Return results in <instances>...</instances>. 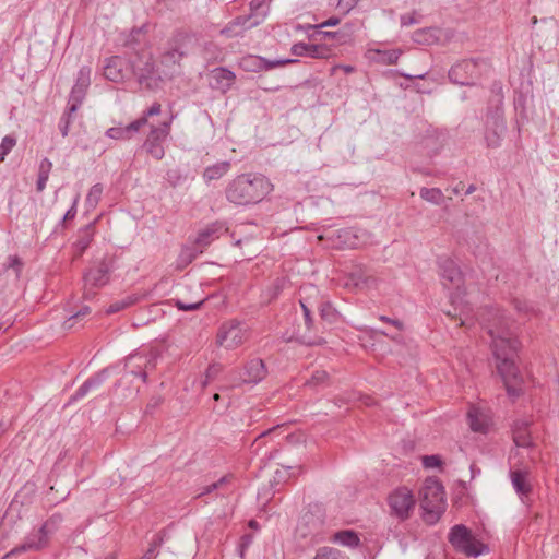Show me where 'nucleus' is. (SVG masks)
Returning <instances> with one entry per match:
<instances>
[{
  "label": "nucleus",
  "mask_w": 559,
  "mask_h": 559,
  "mask_svg": "<svg viewBox=\"0 0 559 559\" xmlns=\"http://www.w3.org/2000/svg\"><path fill=\"white\" fill-rule=\"evenodd\" d=\"M439 274L444 288L450 290V301L453 306V312L448 311V316L459 317L460 325H467V313L469 308L463 302V274L454 260L448 257L439 258Z\"/></svg>",
  "instance_id": "nucleus-3"
},
{
  "label": "nucleus",
  "mask_w": 559,
  "mask_h": 559,
  "mask_svg": "<svg viewBox=\"0 0 559 559\" xmlns=\"http://www.w3.org/2000/svg\"><path fill=\"white\" fill-rule=\"evenodd\" d=\"M202 304H203V301H198V302H192V304L183 302L181 300L176 301L177 308L180 310H183V311H191V310L199 309Z\"/></svg>",
  "instance_id": "nucleus-48"
},
{
  "label": "nucleus",
  "mask_w": 559,
  "mask_h": 559,
  "mask_svg": "<svg viewBox=\"0 0 559 559\" xmlns=\"http://www.w3.org/2000/svg\"><path fill=\"white\" fill-rule=\"evenodd\" d=\"M486 66L484 61L462 60L450 69L449 79L455 84L473 85L475 80L481 75Z\"/></svg>",
  "instance_id": "nucleus-8"
},
{
  "label": "nucleus",
  "mask_w": 559,
  "mask_h": 559,
  "mask_svg": "<svg viewBox=\"0 0 559 559\" xmlns=\"http://www.w3.org/2000/svg\"><path fill=\"white\" fill-rule=\"evenodd\" d=\"M335 233V247L337 248H356L360 245L357 231L354 228H343Z\"/></svg>",
  "instance_id": "nucleus-24"
},
{
  "label": "nucleus",
  "mask_w": 559,
  "mask_h": 559,
  "mask_svg": "<svg viewBox=\"0 0 559 559\" xmlns=\"http://www.w3.org/2000/svg\"><path fill=\"white\" fill-rule=\"evenodd\" d=\"M214 76L219 83H225L229 87L235 81V73L225 68H218L214 71Z\"/></svg>",
  "instance_id": "nucleus-41"
},
{
  "label": "nucleus",
  "mask_w": 559,
  "mask_h": 559,
  "mask_svg": "<svg viewBox=\"0 0 559 559\" xmlns=\"http://www.w3.org/2000/svg\"><path fill=\"white\" fill-rule=\"evenodd\" d=\"M154 552V548H150L147 552L141 559H150L151 555Z\"/></svg>",
  "instance_id": "nucleus-61"
},
{
  "label": "nucleus",
  "mask_w": 559,
  "mask_h": 559,
  "mask_svg": "<svg viewBox=\"0 0 559 559\" xmlns=\"http://www.w3.org/2000/svg\"><path fill=\"white\" fill-rule=\"evenodd\" d=\"M87 284L103 286L108 282V271L105 266L91 269L84 277Z\"/></svg>",
  "instance_id": "nucleus-33"
},
{
  "label": "nucleus",
  "mask_w": 559,
  "mask_h": 559,
  "mask_svg": "<svg viewBox=\"0 0 559 559\" xmlns=\"http://www.w3.org/2000/svg\"><path fill=\"white\" fill-rule=\"evenodd\" d=\"M180 259L185 261V264H188L192 261L193 257L190 253L182 252Z\"/></svg>",
  "instance_id": "nucleus-58"
},
{
  "label": "nucleus",
  "mask_w": 559,
  "mask_h": 559,
  "mask_svg": "<svg viewBox=\"0 0 559 559\" xmlns=\"http://www.w3.org/2000/svg\"><path fill=\"white\" fill-rule=\"evenodd\" d=\"M128 62L119 56H112L105 60L104 75L112 82H123L130 75Z\"/></svg>",
  "instance_id": "nucleus-20"
},
{
  "label": "nucleus",
  "mask_w": 559,
  "mask_h": 559,
  "mask_svg": "<svg viewBox=\"0 0 559 559\" xmlns=\"http://www.w3.org/2000/svg\"><path fill=\"white\" fill-rule=\"evenodd\" d=\"M189 35L182 32L176 33L169 43V48L162 55V63L166 67L179 63L187 55L185 43L189 39Z\"/></svg>",
  "instance_id": "nucleus-19"
},
{
  "label": "nucleus",
  "mask_w": 559,
  "mask_h": 559,
  "mask_svg": "<svg viewBox=\"0 0 559 559\" xmlns=\"http://www.w3.org/2000/svg\"><path fill=\"white\" fill-rule=\"evenodd\" d=\"M323 34L329 37H334L336 35L334 32H324Z\"/></svg>",
  "instance_id": "nucleus-62"
},
{
  "label": "nucleus",
  "mask_w": 559,
  "mask_h": 559,
  "mask_svg": "<svg viewBox=\"0 0 559 559\" xmlns=\"http://www.w3.org/2000/svg\"><path fill=\"white\" fill-rule=\"evenodd\" d=\"M389 506L392 513L399 519L405 520L409 516L411 510L415 506V498L409 489L406 487L395 489L389 496Z\"/></svg>",
  "instance_id": "nucleus-13"
},
{
  "label": "nucleus",
  "mask_w": 559,
  "mask_h": 559,
  "mask_svg": "<svg viewBox=\"0 0 559 559\" xmlns=\"http://www.w3.org/2000/svg\"><path fill=\"white\" fill-rule=\"evenodd\" d=\"M266 373L264 361L260 358H252L245 365L240 380L242 383L257 384L266 377Z\"/></svg>",
  "instance_id": "nucleus-22"
},
{
  "label": "nucleus",
  "mask_w": 559,
  "mask_h": 559,
  "mask_svg": "<svg viewBox=\"0 0 559 559\" xmlns=\"http://www.w3.org/2000/svg\"><path fill=\"white\" fill-rule=\"evenodd\" d=\"M55 532V522L53 520L46 521L40 528H38L35 532H32L28 534L24 540V543L15 548H13L11 551H9L4 559L17 555L24 551H31V550H40L45 547H47L49 537Z\"/></svg>",
  "instance_id": "nucleus-9"
},
{
  "label": "nucleus",
  "mask_w": 559,
  "mask_h": 559,
  "mask_svg": "<svg viewBox=\"0 0 559 559\" xmlns=\"http://www.w3.org/2000/svg\"><path fill=\"white\" fill-rule=\"evenodd\" d=\"M16 136L13 134L5 135L0 143V162H3L8 154L16 145Z\"/></svg>",
  "instance_id": "nucleus-39"
},
{
  "label": "nucleus",
  "mask_w": 559,
  "mask_h": 559,
  "mask_svg": "<svg viewBox=\"0 0 559 559\" xmlns=\"http://www.w3.org/2000/svg\"><path fill=\"white\" fill-rule=\"evenodd\" d=\"M313 559H344L341 551L332 547L320 548Z\"/></svg>",
  "instance_id": "nucleus-43"
},
{
  "label": "nucleus",
  "mask_w": 559,
  "mask_h": 559,
  "mask_svg": "<svg viewBox=\"0 0 559 559\" xmlns=\"http://www.w3.org/2000/svg\"><path fill=\"white\" fill-rule=\"evenodd\" d=\"M51 169L52 162L49 158L44 157L38 165V178L36 182V190L38 192H43L45 190Z\"/></svg>",
  "instance_id": "nucleus-31"
},
{
  "label": "nucleus",
  "mask_w": 559,
  "mask_h": 559,
  "mask_svg": "<svg viewBox=\"0 0 559 559\" xmlns=\"http://www.w3.org/2000/svg\"><path fill=\"white\" fill-rule=\"evenodd\" d=\"M300 306L304 311L305 323H306L307 328L310 329L313 324L312 317H311V305L308 302L307 299H301Z\"/></svg>",
  "instance_id": "nucleus-46"
},
{
  "label": "nucleus",
  "mask_w": 559,
  "mask_h": 559,
  "mask_svg": "<svg viewBox=\"0 0 559 559\" xmlns=\"http://www.w3.org/2000/svg\"><path fill=\"white\" fill-rule=\"evenodd\" d=\"M162 106L158 103H154L143 115V117L134 120L126 127H112L106 131V135L114 140H129L133 134L147 123V119L153 116L159 115Z\"/></svg>",
  "instance_id": "nucleus-11"
},
{
  "label": "nucleus",
  "mask_w": 559,
  "mask_h": 559,
  "mask_svg": "<svg viewBox=\"0 0 559 559\" xmlns=\"http://www.w3.org/2000/svg\"><path fill=\"white\" fill-rule=\"evenodd\" d=\"M441 31L437 27L417 29L413 33L412 39L419 45H433L440 39Z\"/></svg>",
  "instance_id": "nucleus-25"
},
{
  "label": "nucleus",
  "mask_w": 559,
  "mask_h": 559,
  "mask_svg": "<svg viewBox=\"0 0 559 559\" xmlns=\"http://www.w3.org/2000/svg\"><path fill=\"white\" fill-rule=\"evenodd\" d=\"M476 190V187L474 185H469L465 191V194H472Z\"/></svg>",
  "instance_id": "nucleus-60"
},
{
  "label": "nucleus",
  "mask_w": 559,
  "mask_h": 559,
  "mask_svg": "<svg viewBox=\"0 0 559 559\" xmlns=\"http://www.w3.org/2000/svg\"><path fill=\"white\" fill-rule=\"evenodd\" d=\"M377 53L380 56L379 60L384 64H395L401 57V50L392 49V50H377Z\"/></svg>",
  "instance_id": "nucleus-40"
},
{
  "label": "nucleus",
  "mask_w": 559,
  "mask_h": 559,
  "mask_svg": "<svg viewBox=\"0 0 559 559\" xmlns=\"http://www.w3.org/2000/svg\"><path fill=\"white\" fill-rule=\"evenodd\" d=\"M230 163L227 160L218 162L207 166L203 171V179L207 182L218 180L230 170Z\"/></svg>",
  "instance_id": "nucleus-27"
},
{
  "label": "nucleus",
  "mask_w": 559,
  "mask_h": 559,
  "mask_svg": "<svg viewBox=\"0 0 559 559\" xmlns=\"http://www.w3.org/2000/svg\"><path fill=\"white\" fill-rule=\"evenodd\" d=\"M90 313V308L88 307H83L80 311H78L75 314H73L72 317H70L66 324H67V328H71L72 324H71V321L72 320H75L78 318H81V317H85Z\"/></svg>",
  "instance_id": "nucleus-52"
},
{
  "label": "nucleus",
  "mask_w": 559,
  "mask_h": 559,
  "mask_svg": "<svg viewBox=\"0 0 559 559\" xmlns=\"http://www.w3.org/2000/svg\"><path fill=\"white\" fill-rule=\"evenodd\" d=\"M512 326L513 322L504 312L496 309L492 313V322L487 328L497 360V369L504 382L507 393L511 397H518L522 392V380L514 359L520 342L514 335Z\"/></svg>",
  "instance_id": "nucleus-1"
},
{
  "label": "nucleus",
  "mask_w": 559,
  "mask_h": 559,
  "mask_svg": "<svg viewBox=\"0 0 559 559\" xmlns=\"http://www.w3.org/2000/svg\"><path fill=\"white\" fill-rule=\"evenodd\" d=\"M250 14L237 16L230 21L221 34L226 37H237L242 35L245 31L261 24L267 14L266 0H252L250 2Z\"/></svg>",
  "instance_id": "nucleus-5"
},
{
  "label": "nucleus",
  "mask_w": 559,
  "mask_h": 559,
  "mask_svg": "<svg viewBox=\"0 0 559 559\" xmlns=\"http://www.w3.org/2000/svg\"><path fill=\"white\" fill-rule=\"evenodd\" d=\"M506 130L507 124L499 108H497L492 115H487L484 135L487 147H499L501 145Z\"/></svg>",
  "instance_id": "nucleus-12"
},
{
  "label": "nucleus",
  "mask_w": 559,
  "mask_h": 559,
  "mask_svg": "<svg viewBox=\"0 0 559 559\" xmlns=\"http://www.w3.org/2000/svg\"><path fill=\"white\" fill-rule=\"evenodd\" d=\"M248 338V330L243 323L237 320L224 322L217 332L216 343L226 348L234 349Z\"/></svg>",
  "instance_id": "nucleus-10"
},
{
  "label": "nucleus",
  "mask_w": 559,
  "mask_h": 559,
  "mask_svg": "<svg viewBox=\"0 0 559 559\" xmlns=\"http://www.w3.org/2000/svg\"><path fill=\"white\" fill-rule=\"evenodd\" d=\"M106 379V371H102L87 379L75 392L74 399L84 397L91 390L98 388Z\"/></svg>",
  "instance_id": "nucleus-32"
},
{
  "label": "nucleus",
  "mask_w": 559,
  "mask_h": 559,
  "mask_svg": "<svg viewBox=\"0 0 559 559\" xmlns=\"http://www.w3.org/2000/svg\"><path fill=\"white\" fill-rule=\"evenodd\" d=\"M273 190V185L261 174H241L229 181L225 189L226 199L238 206L261 202Z\"/></svg>",
  "instance_id": "nucleus-2"
},
{
  "label": "nucleus",
  "mask_w": 559,
  "mask_h": 559,
  "mask_svg": "<svg viewBox=\"0 0 559 559\" xmlns=\"http://www.w3.org/2000/svg\"><path fill=\"white\" fill-rule=\"evenodd\" d=\"M449 542L456 550L468 557H478L489 551L488 547L476 540L471 531L463 524L454 525L451 528Z\"/></svg>",
  "instance_id": "nucleus-7"
},
{
  "label": "nucleus",
  "mask_w": 559,
  "mask_h": 559,
  "mask_svg": "<svg viewBox=\"0 0 559 559\" xmlns=\"http://www.w3.org/2000/svg\"><path fill=\"white\" fill-rule=\"evenodd\" d=\"M420 497L426 521L428 523L437 522L447 508L445 492L442 484L437 479H427L420 491Z\"/></svg>",
  "instance_id": "nucleus-4"
},
{
  "label": "nucleus",
  "mask_w": 559,
  "mask_h": 559,
  "mask_svg": "<svg viewBox=\"0 0 559 559\" xmlns=\"http://www.w3.org/2000/svg\"><path fill=\"white\" fill-rule=\"evenodd\" d=\"M226 480H227V477L224 476L218 481H215L209 486H205L203 488V490L200 492V496H203V495L214 491L215 489L219 488L224 483H226Z\"/></svg>",
  "instance_id": "nucleus-49"
},
{
  "label": "nucleus",
  "mask_w": 559,
  "mask_h": 559,
  "mask_svg": "<svg viewBox=\"0 0 559 559\" xmlns=\"http://www.w3.org/2000/svg\"><path fill=\"white\" fill-rule=\"evenodd\" d=\"M223 370L222 365L212 364L207 367L204 373V380L201 382V386L205 388L211 381H213Z\"/></svg>",
  "instance_id": "nucleus-44"
},
{
  "label": "nucleus",
  "mask_w": 559,
  "mask_h": 559,
  "mask_svg": "<svg viewBox=\"0 0 559 559\" xmlns=\"http://www.w3.org/2000/svg\"><path fill=\"white\" fill-rule=\"evenodd\" d=\"M471 473H472V477L474 478L476 475L480 474V469L475 464H472L471 465Z\"/></svg>",
  "instance_id": "nucleus-59"
},
{
  "label": "nucleus",
  "mask_w": 559,
  "mask_h": 559,
  "mask_svg": "<svg viewBox=\"0 0 559 559\" xmlns=\"http://www.w3.org/2000/svg\"><path fill=\"white\" fill-rule=\"evenodd\" d=\"M340 24L338 17H330L326 21L322 22L321 24L314 26L316 28H323V27H332Z\"/></svg>",
  "instance_id": "nucleus-55"
},
{
  "label": "nucleus",
  "mask_w": 559,
  "mask_h": 559,
  "mask_svg": "<svg viewBox=\"0 0 559 559\" xmlns=\"http://www.w3.org/2000/svg\"><path fill=\"white\" fill-rule=\"evenodd\" d=\"M91 73L90 67H82L78 72L75 83L71 90L69 96V105L71 111H76L85 98L86 92L91 85Z\"/></svg>",
  "instance_id": "nucleus-16"
},
{
  "label": "nucleus",
  "mask_w": 559,
  "mask_h": 559,
  "mask_svg": "<svg viewBox=\"0 0 559 559\" xmlns=\"http://www.w3.org/2000/svg\"><path fill=\"white\" fill-rule=\"evenodd\" d=\"M332 542L342 546L355 548L359 546L360 539L357 533L350 530L340 531L333 535Z\"/></svg>",
  "instance_id": "nucleus-30"
},
{
  "label": "nucleus",
  "mask_w": 559,
  "mask_h": 559,
  "mask_svg": "<svg viewBox=\"0 0 559 559\" xmlns=\"http://www.w3.org/2000/svg\"><path fill=\"white\" fill-rule=\"evenodd\" d=\"M469 427L475 432H486L489 427V418L479 409L471 408L467 414Z\"/></svg>",
  "instance_id": "nucleus-26"
},
{
  "label": "nucleus",
  "mask_w": 559,
  "mask_h": 559,
  "mask_svg": "<svg viewBox=\"0 0 559 559\" xmlns=\"http://www.w3.org/2000/svg\"><path fill=\"white\" fill-rule=\"evenodd\" d=\"M292 53L297 57L328 59L332 57L333 50L326 45L297 43L292 46Z\"/></svg>",
  "instance_id": "nucleus-21"
},
{
  "label": "nucleus",
  "mask_w": 559,
  "mask_h": 559,
  "mask_svg": "<svg viewBox=\"0 0 559 559\" xmlns=\"http://www.w3.org/2000/svg\"><path fill=\"white\" fill-rule=\"evenodd\" d=\"M103 191L104 188L100 183H96L90 189L85 200V206L87 211H93L96 209L102 199Z\"/></svg>",
  "instance_id": "nucleus-35"
},
{
  "label": "nucleus",
  "mask_w": 559,
  "mask_h": 559,
  "mask_svg": "<svg viewBox=\"0 0 559 559\" xmlns=\"http://www.w3.org/2000/svg\"><path fill=\"white\" fill-rule=\"evenodd\" d=\"M297 62L296 59H276V60H267L263 57L255 55H247L240 58L238 64L239 67L247 72H261L269 71L275 69L277 67H283L289 63Z\"/></svg>",
  "instance_id": "nucleus-15"
},
{
  "label": "nucleus",
  "mask_w": 559,
  "mask_h": 559,
  "mask_svg": "<svg viewBox=\"0 0 559 559\" xmlns=\"http://www.w3.org/2000/svg\"><path fill=\"white\" fill-rule=\"evenodd\" d=\"M79 200H80V194H78L74 198L72 206L66 212V214L63 216V221L74 218V216L76 214V205H78Z\"/></svg>",
  "instance_id": "nucleus-51"
},
{
  "label": "nucleus",
  "mask_w": 559,
  "mask_h": 559,
  "mask_svg": "<svg viewBox=\"0 0 559 559\" xmlns=\"http://www.w3.org/2000/svg\"><path fill=\"white\" fill-rule=\"evenodd\" d=\"M514 307L520 313L531 314L534 312L533 307L526 301L515 300Z\"/></svg>",
  "instance_id": "nucleus-47"
},
{
  "label": "nucleus",
  "mask_w": 559,
  "mask_h": 559,
  "mask_svg": "<svg viewBox=\"0 0 559 559\" xmlns=\"http://www.w3.org/2000/svg\"><path fill=\"white\" fill-rule=\"evenodd\" d=\"M400 21H401L402 26H411L413 24L418 23V21L414 17V15H411V14L401 15Z\"/></svg>",
  "instance_id": "nucleus-54"
},
{
  "label": "nucleus",
  "mask_w": 559,
  "mask_h": 559,
  "mask_svg": "<svg viewBox=\"0 0 559 559\" xmlns=\"http://www.w3.org/2000/svg\"><path fill=\"white\" fill-rule=\"evenodd\" d=\"M513 441L518 448H528L532 444L526 423H516L513 427Z\"/></svg>",
  "instance_id": "nucleus-29"
},
{
  "label": "nucleus",
  "mask_w": 559,
  "mask_h": 559,
  "mask_svg": "<svg viewBox=\"0 0 559 559\" xmlns=\"http://www.w3.org/2000/svg\"><path fill=\"white\" fill-rule=\"evenodd\" d=\"M379 319H380V321H382V322H385V323L392 324L393 326H395V328H396L397 330H400V331H401V330H403V328H404L403 322H402V321H400V320L391 319V318H389V317H386V316H380V317H379Z\"/></svg>",
  "instance_id": "nucleus-53"
},
{
  "label": "nucleus",
  "mask_w": 559,
  "mask_h": 559,
  "mask_svg": "<svg viewBox=\"0 0 559 559\" xmlns=\"http://www.w3.org/2000/svg\"><path fill=\"white\" fill-rule=\"evenodd\" d=\"M5 431V428L3 426V424L0 423V435L4 433Z\"/></svg>",
  "instance_id": "nucleus-63"
},
{
  "label": "nucleus",
  "mask_w": 559,
  "mask_h": 559,
  "mask_svg": "<svg viewBox=\"0 0 559 559\" xmlns=\"http://www.w3.org/2000/svg\"><path fill=\"white\" fill-rule=\"evenodd\" d=\"M171 119L163 122L158 127H152L151 132L144 143V147L148 154L156 159H162L165 155L163 142L169 135Z\"/></svg>",
  "instance_id": "nucleus-14"
},
{
  "label": "nucleus",
  "mask_w": 559,
  "mask_h": 559,
  "mask_svg": "<svg viewBox=\"0 0 559 559\" xmlns=\"http://www.w3.org/2000/svg\"><path fill=\"white\" fill-rule=\"evenodd\" d=\"M510 477L514 490L521 498L530 493L531 485L527 483V474L525 472L512 471Z\"/></svg>",
  "instance_id": "nucleus-28"
},
{
  "label": "nucleus",
  "mask_w": 559,
  "mask_h": 559,
  "mask_svg": "<svg viewBox=\"0 0 559 559\" xmlns=\"http://www.w3.org/2000/svg\"><path fill=\"white\" fill-rule=\"evenodd\" d=\"M378 280L366 269L352 271L346 280L345 287L350 290H370L377 288Z\"/></svg>",
  "instance_id": "nucleus-18"
},
{
  "label": "nucleus",
  "mask_w": 559,
  "mask_h": 559,
  "mask_svg": "<svg viewBox=\"0 0 559 559\" xmlns=\"http://www.w3.org/2000/svg\"><path fill=\"white\" fill-rule=\"evenodd\" d=\"M156 366V357L153 354L146 355L135 353L126 358L124 367L134 377H140L144 382L146 381L147 370Z\"/></svg>",
  "instance_id": "nucleus-17"
},
{
  "label": "nucleus",
  "mask_w": 559,
  "mask_h": 559,
  "mask_svg": "<svg viewBox=\"0 0 559 559\" xmlns=\"http://www.w3.org/2000/svg\"><path fill=\"white\" fill-rule=\"evenodd\" d=\"M372 332L385 335V336L390 337L391 340H393L395 342H400L401 341V336L400 335H390L388 332L381 331V330H372Z\"/></svg>",
  "instance_id": "nucleus-56"
},
{
  "label": "nucleus",
  "mask_w": 559,
  "mask_h": 559,
  "mask_svg": "<svg viewBox=\"0 0 559 559\" xmlns=\"http://www.w3.org/2000/svg\"><path fill=\"white\" fill-rule=\"evenodd\" d=\"M419 195L423 200L435 204L440 205L443 202L444 195L441 189L439 188H421L419 191Z\"/></svg>",
  "instance_id": "nucleus-34"
},
{
  "label": "nucleus",
  "mask_w": 559,
  "mask_h": 559,
  "mask_svg": "<svg viewBox=\"0 0 559 559\" xmlns=\"http://www.w3.org/2000/svg\"><path fill=\"white\" fill-rule=\"evenodd\" d=\"M132 74L142 88L155 91L162 86L163 78L152 55L139 57L132 62Z\"/></svg>",
  "instance_id": "nucleus-6"
},
{
  "label": "nucleus",
  "mask_w": 559,
  "mask_h": 559,
  "mask_svg": "<svg viewBox=\"0 0 559 559\" xmlns=\"http://www.w3.org/2000/svg\"><path fill=\"white\" fill-rule=\"evenodd\" d=\"M226 230L227 229L223 223H212L199 231L195 243L201 248L207 247L214 240L218 239L223 231Z\"/></svg>",
  "instance_id": "nucleus-23"
},
{
  "label": "nucleus",
  "mask_w": 559,
  "mask_h": 559,
  "mask_svg": "<svg viewBox=\"0 0 559 559\" xmlns=\"http://www.w3.org/2000/svg\"><path fill=\"white\" fill-rule=\"evenodd\" d=\"M319 311L321 318L330 323L336 322L338 318L337 310L329 301L321 302Z\"/></svg>",
  "instance_id": "nucleus-36"
},
{
  "label": "nucleus",
  "mask_w": 559,
  "mask_h": 559,
  "mask_svg": "<svg viewBox=\"0 0 559 559\" xmlns=\"http://www.w3.org/2000/svg\"><path fill=\"white\" fill-rule=\"evenodd\" d=\"M266 433H267V432L261 433V435L259 436V438L255 440V442H257L260 438H263Z\"/></svg>",
  "instance_id": "nucleus-64"
},
{
  "label": "nucleus",
  "mask_w": 559,
  "mask_h": 559,
  "mask_svg": "<svg viewBox=\"0 0 559 559\" xmlns=\"http://www.w3.org/2000/svg\"><path fill=\"white\" fill-rule=\"evenodd\" d=\"M138 301V297L136 296H128L121 300H117L115 302H112L107 309H106V312L108 314H111V313H116L122 309H126L132 305H134L135 302Z\"/></svg>",
  "instance_id": "nucleus-37"
},
{
  "label": "nucleus",
  "mask_w": 559,
  "mask_h": 559,
  "mask_svg": "<svg viewBox=\"0 0 559 559\" xmlns=\"http://www.w3.org/2000/svg\"><path fill=\"white\" fill-rule=\"evenodd\" d=\"M329 376L324 370H316L305 385L317 389L328 383Z\"/></svg>",
  "instance_id": "nucleus-38"
},
{
  "label": "nucleus",
  "mask_w": 559,
  "mask_h": 559,
  "mask_svg": "<svg viewBox=\"0 0 559 559\" xmlns=\"http://www.w3.org/2000/svg\"><path fill=\"white\" fill-rule=\"evenodd\" d=\"M226 480H227V477L224 476L218 481H215L209 486H205L203 488V490L200 492V496H203V495L214 491L215 489L219 488L224 483H226Z\"/></svg>",
  "instance_id": "nucleus-50"
},
{
  "label": "nucleus",
  "mask_w": 559,
  "mask_h": 559,
  "mask_svg": "<svg viewBox=\"0 0 559 559\" xmlns=\"http://www.w3.org/2000/svg\"><path fill=\"white\" fill-rule=\"evenodd\" d=\"M423 465L426 468H435L439 467L442 464L441 457L439 455H425L421 459Z\"/></svg>",
  "instance_id": "nucleus-45"
},
{
  "label": "nucleus",
  "mask_w": 559,
  "mask_h": 559,
  "mask_svg": "<svg viewBox=\"0 0 559 559\" xmlns=\"http://www.w3.org/2000/svg\"><path fill=\"white\" fill-rule=\"evenodd\" d=\"M76 111L70 110V105L68 104V108L66 112L61 116L59 121V130L63 138L69 134L70 126L72 123V117Z\"/></svg>",
  "instance_id": "nucleus-42"
},
{
  "label": "nucleus",
  "mask_w": 559,
  "mask_h": 559,
  "mask_svg": "<svg viewBox=\"0 0 559 559\" xmlns=\"http://www.w3.org/2000/svg\"><path fill=\"white\" fill-rule=\"evenodd\" d=\"M336 68L342 69L345 73H352L355 71V68L353 66H348V64H340V66H336L335 69Z\"/></svg>",
  "instance_id": "nucleus-57"
}]
</instances>
